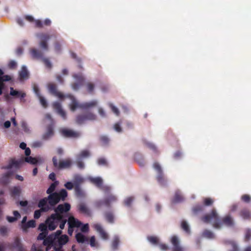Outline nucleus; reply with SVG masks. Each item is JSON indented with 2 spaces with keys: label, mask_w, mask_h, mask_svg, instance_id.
Returning <instances> with one entry per match:
<instances>
[{
  "label": "nucleus",
  "mask_w": 251,
  "mask_h": 251,
  "mask_svg": "<svg viewBox=\"0 0 251 251\" xmlns=\"http://www.w3.org/2000/svg\"><path fill=\"white\" fill-rule=\"evenodd\" d=\"M73 77L75 80V82L71 84L72 89L75 91L78 90L82 86L84 85L85 78L82 74H75Z\"/></svg>",
  "instance_id": "nucleus-7"
},
{
  "label": "nucleus",
  "mask_w": 251,
  "mask_h": 251,
  "mask_svg": "<svg viewBox=\"0 0 251 251\" xmlns=\"http://www.w3.org/2000/svg\"><path fill=\"white\" fill-rule=\"evenodd\" d=\"M81 160L82 159H78V158L76 157V163L77 167L79 169H83L84 168V164Z\"/></svg>",
  "instance_id": "nucleus-57"
},
{
  "label": "nucleus",
  "mask_w": 251,
  "mask_h": 251,
  "mask_svg": "<svg viewBox=\"0 0 251 251\" xmlns=\"http://www.w3.org/2000/svg\"><path fill=\"white\" fill-rule=\"evenodd\" d=\"M153 168L157 173L156 179L158 183L162 185H165L166 184V180L165 178L161 167L158 162H154L153 164Z\"/></svg>",
  "instance_id": "nucleus-8"
},
{
  "label": "nucleus",
  "mask_w": 251,
  "mask_h": 251,
  "mask_svg": "<svg viewBox=\"0 0 251 251\" xmlns=\"http://www.w3.org/2000/svg\"><path fill=\"white\" fill-rule=\"evenodd\" d=\"M57 220H61V217L58 214H52L46 220L49 230L52 231L57 226Z\"/></svg>",
  "instance_id": "nucleus-4"
},
{
  "label": "nucleus",
  "mask_w": 251,
  "mask_h": 251,
  "mask_svg": "<svg viewBox=\"0 0 251 251\" xmlns=\"http://www.w3.org/2000/svg\"><path fill=\"white\" fill-rule=\"evenodd\" d=\"M104 218L106 221L109 223L113 224L114 222V216L113 212L108 211L105 212Z\"/></svg>",
  "instance_id": "nucleus-35"
},
{
  "label": "nucleus",
  "mask_w": 251,
  "mask_h": 251,
  "mask_svg": "<svg viewBox=\"0 0 251 251\" xmlns=\"http://www.w3.org/2000/svg\"><path fill=\"white\" fill-rule=\"evenodd\" d=\"M54 134L53 129L51 125H49L47 127L46 132L43 134L42 136V139L45 140H48Z\"/></svg>",
  "instance_id": "nucleus-22"
},
{
  "label": "nucleus",
  "mask_w": 251,
  "mask_h": 251,
  "mask_svg": "<svg viewBox=\"0 0 251 251\" xmlns=\"http://www.w3.org/2000/svg\"><path fill=\"white\" fill-rule=\"evenodd\" d=\"M57 194H58L57 197L59 199V201H65L68 196V192L64 189H61L59 192H57Z\"/></svg>",
  "instance_id": "nucleus-32"
},
{
  "label": "nucleus",
  "mask_w": 251,
  "mask_h": 251,
  "mask_svg": "<svg viewBox=\"0 0 251 251\" xmlns=\"http://www.w3.org/2000/svg\"><path fill=\"white\" fill-rule=\"evenodd\" d=\"M241 199L244 202L248 203L250 202L251 198L249 195L245 194L242 196Z\"/></svg>",
  "instance_id": "nucleus-60"
},
{
  "label": "nucleus",
  "mask_w": 251,
  "mask_h": 251,
  "mask_svg": "<svg viewBox=\"0 0 251 251\" xmlns=\"http://www.w3.org/2000/svg\"><path fill=\"white\" fill-rule=\"evenodd\" d=\"M109 193H105L107 196L105 197L103 200L101 201V203L104 204L107 207H110L112 203L116 202L117 201V197L112 194Z\"/></svg>",
  "instance_id": "nucleus-11"
},
{
  "label": "nucleus",
  "mask_w": 251,
  "mask_h": 251,
  "mask_svg": "<svg viewBox=\"0 0 251 251\" xmlns=\"http://www.w3.org/2000/svg\"><path fill=\"white\" fill-rule=\"evenodd\" d=\"M109 107L111 108L112 112L115 113L117 116H119L120 115V111L119 109L115 107L112 103L109 104Z\"/></svg>",
  "instance_id": "nucleus-54"
},
{
  "label": "nucleus",
  "mask_w": 251,
  "mask_h": 251,
  "mask_svg": "<svg viewBox=\"0 0 251 251\" xmlns=\"http://www.w3.org/2000/svg\"><path fill=\"white\" fill-rule=\"evenodd\" d=\"M230 244L232 247L230 251H239V249L235 243L232 242L230 243Z\"/></svg>",
  "instance_id": "nucleus-64"
},
{
  "label": "nucleus",
  "mask_w": 251,
  "mask_h": 251,
  "mask_svg": "<svg viewBox=\"0 0 251 251\" xmlns=\"http://www.w3.org/2000/svg\"><path fill=\"white\" fill-rule=\"evenodd\" d=\"M134 200V198L133 197H129L125 199L124 201V204L125 205L127 206H130L132 201Z\"/></svg>",
  "instance_id": "nucleus-53"
},
{
  "label": "nucleus",
  "mask_w": 251,
  "mask_h": 251,
  "mask_svg": "<svg viewBox=\"0 0 251 251\" xmlns=\"http://www.w3.org/2000/svg\"><path fill=\"white\" fill-rule=\"evenodd\" d=\"M202 236L208 239H213L215 238V235L213 232L208 229H205L202 234Z\"/></svg>",
  "instance_id": "nucleus-40"
},
{
  "label": "nucleus",
  "mask_w": 251,
  "mask_h": 251,
  "mask_svg": "<svg viewBox=\"0 0 251 251\" xmlns=\"http://www.w3.org/2000/svg\"><path fill=\"white\" fill-rule=\"evenodd\" d=\"M204 210V205L196 204L192 208V212L194 214L197 215Z\"/></svg>",
  "instance_id": "nucleus-34"
},
{
  "label": "nucleus",
  "mask_w": 251,
  "mask_h": 251,
  "mask_svg": "<svg viewBox=\"0 0 251 251\" xmlns=\"http://www.w3.org/2000/svg\"><path fill=\"white\" fill-rule=\"evenodd\" d=\"M52 163L54 168L58 170H62L70 168L72 165L73 161L71 159L67 158L58 162L57 157L54 156L52 158Z\"/></svg>",
  "instance_id": "nucleus-3"
},
{
  "label": "nucleus",
  "mask_w": 251,
  "mask_h": 251,
  "mask_svg": "<svg viewBox=\"0 0 251 251\" xmlns=\"http://www.w3.org/2000/svg\"><path fill=\"white\" fill-rule=\"evenodd\" d=\"M24 159V163L25 162L29 163L31 164H36L38 162H42V160L40 158L38 160L37 158L32 157L31 156H28L26 157H23Z\"/></svg>",
  "instance_id": "nucleus-28"
},
{
  "label": "nucleus",
  "mask_w": 251,
  "mask_h": 251,
  "mask_svg": "<svg viewBox=\"0 0 251 251\" xmlns=\"http://www.w3.org/2000/svg\"><path fill=\"white\" fill-rule=\"evenodd\" d=\"M85 86L86 89V90L87 92L90 94H93L94 88H95V84L94 83L91 82H88L85 84Z\"/></svg>",
  "instance_id": "nucleus-41"
},
{
  "label": "nucleus",
  "mask_w": 251,
  "mask_h": 251,
  "mask_svg": "<svg viewBox=\"0 0 251 251\" xmlns=\"http://www.w3.org/2000/svg\"><path fill=\"white\" fill-rule=\"evenodd\" d=\"M77 209L78 211L82 214L87 216H90L91 215L90 210L84 203L82 202L79 203L77 205Z\"/></svg>",
  "instance_id": "nucleus-21"
},
{
  "label": "nucleus",
  "mask_w": 251,
  "mask_h": 251,
  "mask_svg": "<svg viewBox=\"0 0 251 251\" xmlns=\"http://www.w3.org/2000/svg\"><path fill=\"white\" fill-rule=\"evenodd\" d=\"M181 228L186 233H190V228H189V226L186 221H183L182 222Z\"/></svg>",
  "instance_id": "nucleus-50"
},
{
  "label": "nucleus",
  "mask_w": 251,
  "mask_h": 251,
  "mask_svg": "<svg viewBox=\"0 0 251 251\" xmlns=\"http://www.w3.org/2000/svg\"><path fill=\"white\" fill-rule=\"evenodd\" d=\"M10 95L11 96H15L17 98L21 97V98H24L25 96V93L14 90L13 87H10Z\"/></svg>",
  "instance_id": "nucleus-33"
},
{
  "label": "nucleus",
  "mask_w": 251,
  "mask_h": 251,
  "mask_svg": "<svg viewBox=\"0 0 251 251\" xmlns=\"http://www.w3.org/2000/svg\"><path fill=\"white\" fill-rule=\"evenodd\" d=\"M56 239L53 236L52 234L48 236H47L46 238L44 240L43 244L45 246H47L48 247H50L53 245L54 246L56 245V243H54V241Z\"/></svg>",
  "instance_id": "nucleus-24"
},
{
  "label": "nucleus",
  "mask_w": 251,
  "mask_h": 251,
  "mask_svg": "<svg viewBox=\"0 0 251 251\" xmlns=\"http://www.w3.org/2000/svg\"><path fill=\"white\" fill-rule=\"evenodd\" d=\"M75 238L78 243H83L86 240V237L82 233H78L75 235Z\"/></svg>",
  "instance_id": "nucleus-46"
},
{
  "label": "nucleus",
  "mask_w": 251,
  "mask_h": 251,
  "mask_svg": "<svg viewBox=\"0 0 251 251\" xmlns=\"http://www.w3.org/2000/svg\"><path fill=\"white\" fill-rule=\"evenodd\" d=\"M97 162L99 165H107V164L105 159L102 157L99 158Z\"/></svg>",
  "instance_id": "nucleus-62"
},
{
  "label": "nucleus",
  "mask_w": 251,
  "mask_h": 251,
  "mask_svg": "<svg viewBox=\"0 0 251 251\" xmlns=\"http://www.w3.org/2000/svg\"><path fill=\"white\" fill-rule=\"evenodd\" d=\"M37 97L38 98L42 105L45 108L47 107L48 104H47V102L45 99L43 97H42L41 95H40L39 96H38Z\"/></svg>",
  "instance_id": "nucleus-56"
},
{
  "label": "nucleus",
  "mask_w": 251,
  "mask_h": 251,
  "mask_svg": "<svg viewBox=\"0 0 251 251\" xmlns=\"http://www.w3.org/2000/svg\"><path fill=\"white\" fill-rule=\"evenodd\" d=\"M148 240L152 244H157L158 243V239L155 236H151L148 237Z\"/></svg>",
  "instance_id": "nucleus-51"
},
{
  "label": "nucleus",
  "mask_w": 251,
  "mask_h": 251,
  "mask_svg": "<svg viewBox=\"0 0 251 251\" xmlns=\"http://www.w3.org/2000/svg\"><path fill=\"white\" fill-rule=\"evenodd\" d=\"M35 27L39 28H43L44 25L50 26L51 24V21L49 19H46L44 22L40 20H36L34 21Z\"/></svg>",
  "instance_id": "nucleus-23"
},
{
  "label": "nucleus",
  "mask_w": 251,
  "mask_h": 251,
  "mask_svg": "<svg viewBox=\"0 0 251 251\" xmlns=\"http://www.w3.org/2000/svg\"><path fill=\"white\" fill-rule=\"evenodd\" d=\"M29 52L33 59L42 60L44 58V53L41 50L35 48H31L29 50Z\"/></svg>",
  "instance_id": "nucleus-16"
},
{
  "label": "nucleus",
  "mask_w": 251,
  "mask_h": 251,
  "mask_svg": "<svg viewBox=\"0 0 251 251\" xmlns=\"http://www.w3.org/2000/svg\"><path fill=\"white\" fill-rule=\"evenodd\" d=\"M57 239L58 246H63L68 242L69 237L67 235L64 234L61 235Z\"/></svg>",
  "instance_id": "nucleus-29"
},
{
  "label": "nucleus",
  "mask_w": 251,
  "mask_h": 251,
  "mask_svg": "<svg viewBox=\"0 0 251 251\" xmlns=\"http://www.w3.org/2000/svg\"><path fill=\"white\" fill-rule=\"evenodd\" d=\"M48 226L46 223H45V224L41 223L39 225V229L42 232L45 231L46 232L48 233Z\"/></svg>",
  "instance_id": "nucleus-52"
},
{
  "label": "nucleus",
  "mask_w": 251,
  "mask_h": 251,
  "mask_svg": "<svg viewBox=\"0 0 251 251\" xmlns=\"http://www.w3.org/2000/svg\"><path fill=\"white\" fill-rule=\"evenodd\" d=\"M6 81H10V83H13L14 80L12 76L7 75H4V74L1 75L0 76V84H5L4 82Z\"/></svg>",
  "instance_id": "nucleus-27"
},
{
  "label": "nucleus",
  "mask_w": 251,
  "mask_h": 251,
  "mask_svg": "<svg viewBox=\"0 0 251 251\" xmlns=\"http://www.w3.org/2000/svg\"><path fill=\"white\" fill-rule=\"evenodd\" d=\"M44 62L46 67L48 69H51L52 67V64L48 58H44L42 60Z\"/></svg>",
  "instance_id": "nucleus-55"
},
{
  "label": "nucleus",
  "mask_w": 251,
  "mask_h": 251,
  "mask_svg": "<svg viewBox=\"0 0 251 251\" xmlns=\"http://www.w3.org/2000/svg\"><path fill=\"white\" fill-rule=\"evenodd\" d=\"M13 174L12 172H8L4 174L2 177V182L4 184H7L9 183V177Z\"/></svg>",
  "instance_id": "nucleus-37"
},
{
  "label": "nucleus",
  "mask_w": 251,
  "mask_h": 251,
  "mask_svg": "<svg viewBox=\"0 0 251 251\" xmlns=\"http://www.w3.org/2000/svg\"><path fill=\"white\" fill-rule=\"evenodd\" d=\"M48 90L49 92L52 95L57 97L60 100H63L65 98L70 99L72 102L70 104V108L72 111H75L77 108H88L97 105V102L96 101H92L91 102H85L82 104H79L75 97L71 94L64 95L60 92L57 90V87L54 83H49L48 85Z\"/></svg>",
  "instance_id": "nucleus-2"
},
{
  "label": "nucleus",
  "mask_w": 251,
  "mask_h": 251,
  "mask_svg": "<svg viewBox=\"0 0 251 251\" xmlns=\"http://www.w3.org/2000/svg\"><path fill=\"white\" fill-rule=\"evenodd\" d=\"M64 218L65 217H63V219H62V220H57V222H60V224L59 225V227L61 229H64V228L65 227V225L66 223H67V222L68 221L67 220V219H65Z\"/></svg>",
  "instance_id": "nucleus-61"
},
{
  "label": "nucleus",
  "mask_w": 251,
  "mask_h": 251,
  "mask_svg": "<svg viewBox=\"0 0 251 251\" xmlns=\"http://www.w3.org/2000/svg\"><path fill=\"white\" fill-rule=\"evenodd\" d=\"M28 77V72L25 66H23L19 72V78L21 80L27 79Z\"/></svg>",
  "instance_id": "nucleus-26"
},
{
  "label": "nucleus",
  "mask_w": 251,
  "mask_h": 251,
  "mask_svg": "<svg viewBox=\"0 0 251 251\" xmlns=\"http://www.w3.org/2000/svg\"><path fill=\"white\" fill-rule=\"evenodd\" d=\"M57 192H54L52 194H49L47 197L48 203L51 206H54L59 202V199L57 197Z\"/></svg>",
  "instance_id": "nucleus-15"
},
{
  "label": "nucleus",
  "mask_w": 251,
  "mask_h": 251,
  "mask_svg": "<svg viewBox=\"0 0 251 251\" xmlns=\"http://www.w3.org/2000/svg\"><path fill=\"white\" fill-rule=\"evenodd\" d=\"M183 201V197L180 191H176L174 197L172 200L173 203L180 202Z\"/></svg>",
  "instance_id": "nucleus-25"
},
{
  "label": "nucleus",
  "mask_w": 251,
  "mask_h": 251,
  "mask_svg": "<svg viewBox=\"0 0 251 251\" xmlns=\"http://www.w3.org/2000/svg\"><path fill=\"white\" fill-rule=\"evenodd\" d=\"M10 193L12 197L18 196L21 193V189L19 187L14 186L10 189Z\"/></svg>",
  "instance_id": "nucleus-39"
},
{
  "label": "nucleus",
  "mask_w": 251,
  "mask_h": 251,
  "mask_svg": "<svg viewBox=\"0 0 251 251\" xmlns=\"http://www.w3.org/2000/svg\"><path fill=\"white\" fill-rule=\"evenodd\" d=\"M36 226L35 221L33 220H30L26 224L22 225V228L23 230L25 231L28 228L35 227Z\"/></svg>",
  "instance_id": "nucleus-36"
},
{
  "label": "nucleus",
  "mask_w": 251,
  "mask_h": 251,
  "mask_svg": "<svg viewBox=\"0 0 251 251\" xmlns=\"http://www.w3.org/2000/svg\"><path fill=\"white\" fill-rule=\"evenodd\" d=\"M120 243V240L118 236H115L111 243V248L113 250H115L118 249L119 244Z\"/></svg>",
  "instance_id": "nucleus-42"
},
{
  "label": "nucleus",
  "mask_w": 251,
  "mask_h": 251,
  "mask_svg": "<svg viewBox=\"0 0 251 251\" xmlns=\"http://www.w3.org/2000/svg\"><path fill=\"white\" fill-rule=\"evenodd\" d=\"M60 132L65 137H76L79 136L78 133L66 128L62 129Z\"/></svg>",
  "instance_id": "nucleus-17"
},
{
  "label": "nucleus",
  "mask_w": 251,
  "mask_h": 251,
  "mask_svg": "<svg viewBox=\"0 0 251 251\" xmlns=\"http://www.w3.org/2000/svg\"><path fill=\"white\" fill-rule=\"evenodd\" d=\"M214 203V200L210 198H204L203 199V205L208 206L212 205Z\"/></svg>",
  "instance_id": "nucleus-45"
},
{
  "label": "nucleus",
  "mask_w": 251,
  "mask_h": 251,
  "mask_svg": "<svg viewBox=\"0 0 251 251\" xmlns=\"http://www.w3.org/2000/svg\"><path fill=\"white\" fill-rule=\"evenodd\" d=\"M96 119V116L91 112H86L76 116L75 121L78 125L84 124L87 121H93Z\"/></svg>",
  "instance_id": "nucleus-6"
},
{
  "label": "nucleus",
  "mask_w": 251,
  "mask_h": 251,
  "mask_svg": "<svg viewBox=\"0 0 251 251\" xmlns=\"http://www.w3.org/2000/svg\"><path fill=\"white\" fill-rule=\"evenodd\" d=\"M171 243L173 246V251H183V248L179 245V241L178 238L174 236L171 238Z\"/></svg>",
  "instance_id": "nucleus-18"
},
{
  "label": "nucleus",
  "mask_w": 251,
  "mask_h": 251,
  "mask_svg": "<svg viewBox=\"0 0 251 251\" xmlns=\"http://www.w3.org/2000/svg\"><path fill=\"white\" fill-rule=\"evenodd\" d=\"M71 209V205L67 202L63 204H59L57 207L54 209L55 213L58 214L61 217V220L65 217L63 215L64 213H66L70 211Z\"/></svg>",
  "instance_id": "nucleus-9"
},
{
  "label": "nucleus",
  "mask_w": 251,
  "mask_h": 251,
  "mask_svg": "<svg viewBox=\"0 0 251 251\" xmlns=\"http://www.w3.org/2000/svg\"><path fill=\"white\" fill-rule=\"evenodd\" d=\"M48 232H42L41 233H40L38 237H37V239L38 240H44L47 235H48Z\"/></svg>",
  "instance_id": "nucleus-63"
},
{
  "label": "nucleus",
  "mask_w": 251,
  "mask_h": 251,
  "mask_svg": "<svg viewBox=\"0 0 251 251\" xmlns=\"http://www.w3.org/2000/svg\"><path fill=\"white\" fill-rule=\"evenodd\" d=\"M240 215L244 220H249L251 219V213L247 209H243L240 212Z\"/></svg>",
  "instance_id": "nucleus-30"
},
{
  "label": "nucleus",
  "mask_w": 251,
  "mask_h": 251,
  "mask_svg": "<svg viewBox=\"0 0 251 251\" xmlns=\"http://www.w3.org/2000/svg\"><path fill=\"white\" fill-rule=\"evenodd\" d=\"M54 50L56 52H57V53L60 52L61 50V45L58 42H55Z\"/></svg>",
  "instance_id": "nucleus-59"
},
{
  "label": "nucleus",
  "mask_w": 251,
  "mask_h": 251,
  "mask_svg": "<svg viewBox=\"0 0 251 251\" xmlns=\"http://www.w3.org/2000/svg\"><path fill=\"white\" fill-rule=\"evenodd\" d=\"M37 36L40 39L39 47L45 51L49 50L48 41L52 37V35L48 33H41L38 34Z\"/></svg>",
  "instance_id": "nucleus-5"
},
{
  "label": "nucleus",
  "mask_w": 251,
  "mask_h": 251,
  "mask_svg": "<svg viewBox=\"0 0 251 251\" xmlns=\"http://www.w3.org/2000/svg\"><path fill=\"white\" fill-rule=\"evenodd\" d=\"M48 202L47 198H44L39 201L38 206L43 212H47L50 209V207L47 204Z\"/></svg>",
  "instance_id": "nucleus-19"
},
{
  "label": "nucleus",
  "mask_w": 251,
  "mask_h": 251,
  "mask_svg": "<svg viewBox=\"0 0 251 251\" xmlns=\"http://www.w3.org/2000/svg\"><path fill=\"white\" fill-rule=\"evenodd\" d=\"M89 156L90 152L88 150H83L77 155L76 157L78 159H82V158H87Z\"/></svg>",
  "instance_id": "nucleus-44"
},
{
  "label": "nucleus",
  "mask_w": 251,
  "mask_h": 251,
  "mask_svg": "<svg viewBox=\"0 0 251 251\" xmlns=\"http://www.w3.org/2000/svg\"><path fill=\"white\" fill-rule=\"evenodd\" d=\"M75 190L76 196L82 197L84 196V193L79 186H75Z\"/></svg>",
  "instance_id": "nucleus-49"
},
{
  "label": "nucleus",
  "mask_w": 251,
  "mask_h": 251,
  "mask_svg": "<svg viewBox=\"0 0 251 251\" xmlns=\"http://www.w3.org/2000/svg\"><path fill=\"white\" fill-rule=\"evenodd\" d=\"M59 184V181L57 180H55L50 184L49 188L47 190V193L48 194H52L54 193V191L57 187V186Z\"/></svg>",
  "instance_id": "nucleus-38"
},
{
  "label": "nucleus",
  "mask_w": 251,
  "mask_h": 251,
  "mask_svg": "<svg viewBox=\"0 0 251 251\" xmlns=\"http://www.w3.org/2000/svg\"><path fill=\"white\" fill-rule=\"evenodd\" d=\"M57 194H58L57 197L59 199V201H65L68 196V192L64 189H61L59 192H57Z\"/></svg>",
  "instance_id": "nucleus-31"
},
{
  "label": "nucleus",
  "mask_w": 251,
  "mask_h": 251,
  "mask_svg": "<svg viewBox=\"0 0 251 251\" xmlns=\"http://www.w3.org/2000/svg\"><path fill=\"white\" fill-rule=\"evenodd\" d=\"M52 107L55 112L63 119L67 118L66 112L62 109V105L59 102L56 101L52 103Z\"/></svg>",
  "instance_id": "nucleus-14"
},
{
  "label": "nucleus",
  "mask_w": 251,
  "mask_h": 251,
  "mask_svg": "<svg viewBox=\"0 0 251 251\" xmlns=\"http://www.w3.org/2000/svg\"><path fill=\"white\" fill-rule=\"evenodd\" d=\"M245 240L246 241H249L251 238V229H247L245 232Z\"/></svg>",
  "instance_id": "nucleus-58"
},
{
  "label": "nucleus",
  "mask_w": 251,
  "mask_h": 251,
  "mask_svg": "<svg viewBox=\"0 0 251 251\" xmlns=\"http://www.w3.org/2000/svg\"><path fill=\"white\" fill-rule=\"evenodd\" d=\"M201 220L204 223H211L214 228L218 229H221L223 225L231 226L234 225L233 219L230 215H226L221 218L215 208L212 209L209 213L202 216Z\"/></svg>",
  "instance_id": "nucleus-1"
},
{
  "label": "nucleus",
  "mask_w": 251,
  "mask_h": 251,
  "mask_svg": "<svg viewBox=\"0 0 251 251\" xmlns=\"http://www.w3.org/2000/svg\"><path fill=\"white\" fill-rule=\"evenodd\" d=\"M100 141L102 146H107L109 143V139L107 136L101 135L100 137Z\"/></svg>",
  "instance_id": "nucleus-43"
},
{
  "label": "nucleus",
  "mask_w": 251,
  "mask_h": 251,
  "mask_svg": "<svg viewBox=\"0 0 251 251\" xmlns=\"http://www.w3.org/2000/svg\"><path fill=\"white\" fill-rule=\"evenodd\" d=\"M13 247L18 249V251H23V248L19 239L16 238L14 243Z\"/></svg>",
  "instance_id": "nucleus-48"
},
{
  "label": "nucleus",
  "mask_w": 251,
  "mask_h": 251,
  "mask_svg": "<svg viewBox=\"0 0 251 251\" xmlns=\"http://www.w3.org/2000/svg\"><path fill=\"white\" fill-rule=\"evenodd\" d=\"M83 182V178L82 177L78 175H76L75 176L74 182L75 187V186L76 185L79 186V185Z\"/></svg>",
  "instance_id": "nucleus-47"
},
{
  "label": "nucleus",
  "mask_w": 251,
  "mask_h": 251,
  "mask_svg": "<svg viewBox=\"0 0 251 251\" xmlns=\"http://www.w3.org/2000/svg\"><path fill=\"white\" fill-rule=\"evenodd\" d=\"M90 181L95 184L97 187L101 189L105 193H109L110 191V187L106 186H102L103 181L100 177H90Z\"/></svg>",
  "instance_id": "nucleus-10"
},
{
  "label": "nucleus",
  "mask_w": 251,
  "mask_h": 251,
  "mask_svg": "<svg viewBox=\"0 0 251 251\" xmlns=\"http://www.w3.org/2000/svg\"><path fill=\"white\" fill-rule=\"evenodd\" d=\"M93 226L102 239L107 240L108 239L109 237L108 234L106 232L100 224L98 223L95 224Z\"/></svg>",
  "instance_id": "nucleus-13"
},
{
  "label": "nucleus",
  "mask_w": 251,
  "mask_h": 251,
  "mask_svg": "<svg viewBox=\"0 0 251 251\" xmlns=\"http://www.w3.org/2000/svg\"><path fill=\"white\" fill-rule=\"evenodd\" d=\"M68 225L71 227H79L82 223L73 216H70L68 220Z\"/></svg>",
  "instance_id": "nucleus-20"
},
{
  "label": "nucleus",
  "mask_w": 251,
  "mask_h": 251,
  "mask_svg": "<svg viewBox=\"0 0 251 251\" xmlns=\"http://www.w3.org/2000/svg\"><path fill=\"white\" fill-rule=\"evenodd\" d=\"M24 163V159L22 157L19 160H15L12 159L9 161L8 165L3 167L5 169H10L12 167H15L16 168H19Z\"/></svg>",
  "instance_id": "nucleus-12"
}]
</instances>
